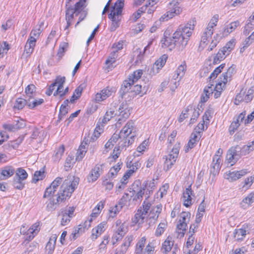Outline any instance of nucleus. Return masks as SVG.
I'll return each instance as SVG.
<instances>
[{"label":"nucleus","instance_id":"nucleus-1","mask_svg":"<svg viewBox=\"0 0 254 254\" xmlns=\"http://www.w3.org/2000/svg\"><path fill=\"white\" fill-rule=\"evenodd\" d=\"M79 178L75 176L64 180L63 177H56L44 190L43 198L46 199V208L55 210L62 203L71 197L77 188Z\"/></svg>","mask_w":254,"mask_h":254},{"label":"nucleus","instance_id":"nucleus-2","mask_svg":"<svg viewBox=\"0 0 254 254\" xmlns=\"http://www.w3.org/2000/svg\"><path fill=\"white\" fill-rule=\"evenodd\" d=\"M156 188V183L154 179L146 180L142 184L140 180H136L132 184V189L130 192L132 193L131 198L133 202L140 203L143 196L145 195V198L141 205L136 210L132 219V222L134 224L141 226L147 220L149 211L152 205L149 198Z\"/></svg>","mask_w":254,"mask_h":254},{"label":"nucleus","instance_id":"nucleus-3","mask_svg":"<svg viewBox=\"0 0 254 254\" xmlns=\"http://www.w3.org/2000/svg\"><path fill=\"white\" fill-rule=\"evenodd\" d=\"M234 65H232L227 68L225 72H223L218 78L217 82L212 91L213 84L204 88L203 92L201 95L200 102L202 103L206 102L209 98L210 95L213 93L215 98L219 97L225 89L227 83L230 81L231 75H229V72L234 69L233 68Z\"/></svg>","mask_w":254,"mask_h":254},{"label":"nucleus","instance_id":"nucleus-4","mask_svg":"<svg viewBox=\"0 0 254 254\" xmlns=\"http://www.w3.org/2000/svg\"><path fill=\"white\" fill-rule=\"evenodd\" d=\"M196 21L191 19L184 26L179 27L173 34V38L179 49H184L188 44L193 32Z\"/></svg>","mask_w":254,"mask_h":254},{"label":"nucleus","instance_id":"nucleus-5","mask_svg":"<svg viewBox=\"0 0 254 254\" xmlns=\"http://www.w3.org/2000/svg\"><path fill=\"white\" fill-rule=\"evenodd\" d=\"M136 133V127L132 120H129L120 131V141L122 148L131 145L134 141Z\"/></svg>","mask_w":254,"mask_h":254},{"label":"nucleus","instance_id":"nucleus-6","mask_svg":"<svg viewBox=\"0 0 254 254\" xmlns=\"http://www.w3.org/2000/svg\"><path fill=\"white\" fill-rule=\"evenodd\" d=\"M143 74L142 69H137L133 71V72L129 75L127 79L124 81L123 86L125 88H129L131 89L130 92L133 95L142 96L146 94V90L144 88H142L140 84H136L132 87L134 83L139 79Z\"/></svg>","mask_w":254,"mask_h":254},{"label":"nucleus","instance_id":"nucleus-7","mask_svg":"<svg viewBox=\"0 0 254 254\" xmlns=\"http://www.w3.org/2000/svg\"><path fill=\"white\" fill-rule=\"evenodd\" d=\"M66 81V78L64 76L58 75L56 77L54 81L49 85L46 91V94L49 96L53 93L54 96H59L60 98H63L69 93L68 86L64 88V85Z\"/></svg>","mask_w":254,"mask_h":254},{"label":"nucleus","instance_id":"nucleus-8","mask_svg":"<svg viewBox=\"0 0 254 254\" xmlns=\"http://www.w3.org/2000/svg\"><path fill=\"white\" fill-rule=\"evenodd\" d=\"M87 0H79L73 6V4H67L65 5V19L66 21V25L64 30H68L69 27L72 24L74 20V14L77 15L84 11V8L86 7Z\"/></svg>","mask_w":254,"mask_h":254},{"label":"nucleus","instance_id":"nucleus-9","mask_svg":"<svg viewBox=\"0 0 254 254\" xmlns=\"http://www.w3.org/2000/svg\"><path fill=\"white\" fill-rule=\"evenodd\" d=\"M42 226V223L40 221L35 222L29 228L26 224H22L19 231L20 235L23 236L22 245H26L33 240L40 231Z\"/></svg>","mask_w":254,"mask_h":254},{"label":"nucleus","instance_id":"nucleus-10","mask_svg":"<svg viewBox=\"0 0 254 254\" xmlns=\"http://www.w3.org/2000/svg\"><path fill=\"white\" fill-rule=\"evenodd\" d=\"M124 6V0H117L112 7L109 15V18L112 21L110 27L111 31H115L120 26Z\"/></svg>","mask_w":254,"mask_h":254},{"label":"nucleus","instance_id":"nucleus-11","mask_svg":"<svg viewBox=\"0 0 254 254\" xmlns=\"http://www.w3.org/2000/svg\"><path fill=\"white\" fill-rule=\"evenodd\" d=\"M183 12V8L178 0H172L168 4L167 11L159 18L160 22L167 21L172 18L178 16Z\"/></svg>","mask_w":254,"mask_h":254},{"label":"nucleus","instance_id":"nucleus-12","mask_svg":"<svg viewBox=\"0 0 254 254\" xmlns=\"http://www.w3.org/2000/svg\"><path fill=\"white\" fill-rule=\"evenodd\" d=\"M146 237H142L139 239L135 244L134 253L135 254H154L155 250V246L152 242H149L146 246L144 250L145 245L146 243Z\"/></svg>","mask_w":254,"mask_h":254},{"label":"nucleus","instance_id":"nucleus-13","mask_svg":"<svg viewBox=\"0 0 254 254\" xmlns=\"http://www.w3.org/2000/svg\"><path fill=\"white\" fill-rule=\"evenodd\" d=\"M254 97V85L248 88H242L240 92L236 96L235 104L238 105L241 102H250Z\"/></svg>","mask_w":254,"mask_h":254},{"label":"nucleus","instance_id":"nucleus-14","mask_svg":"<svg viewBox=\"0 0 254 254\" xmlns=\"http://www.w3.org/2000/svg\"><path fill=\"white\" fill-rule=\"evenodd\" d=\"M180 148V143L175 144L170 153L163 158L165 159L163 168L166 171L169 170L175 163L179 155Z\"/></svg>","mask_w":254,"mask_h":254},{"label":"nucleus","instance_id":"nucleus-15","mask_svg":"<svg viewBox=\"0 0 254 254\" xmlns=\"http://www.w3.org/2000/svg\"><path fill=\"white\" fill-rule=\"evenodd\" d=\"M194 199L195 193L190 184L183 191L181 199L183 206L186 208H190L193 204Z\"/></svg>","mask_w":254,"mask_h":254},{"label":"nucleus","instance_id":"nucleus-16","mask_svg":"<svg viewBox=\"0 0 254 254\" xmlns=\"http://www.w3.org/2000/svg\"><path fill=\"white\" fill-rule=\"evenodd\" d=\"M250 224L246 223L242 225L240 228L235 229L233 232V237L235 241L241 242L244 240L247 234H249Z\"/></svg>","mask_w":254,"mask_h":254},{"label":"nucleus","instance_id":"nucleus-17","mask_svg":"<svg viewBox=\"0 0 254 254\" xmlns=\"http://www.w3.org/2000/svg\"><path fill=\"white\" fill-rule=\"evenodd\" d=\"M104 166V164L103 163H97L95 164L91 170L87 177V182L89 183H92L97 181L103 171Z\"/></svg>","mask_w":254,"mask_h":254},{"label":"nucleus","instance_id":"nucleus-18","mask_svg":"<svg viewBox=\"0 0 254 254\" xmlns=\"http://www.w3.org/2000/svg\"><path fill=\"white\" fill-rule=\"evenodd\" d=\"M126 232L124 224L121 220L117 221L116 228L112 237L113 244H114L121 240Z\"/></svg>","mask_w":254,"mask_h":254},{"label":"nucleus","instance_id":"nucleus-19","mask_svg":"<svg viewBox=\"0 0 254 254\" xmlns=\"http://www.w3.org/2000/svg\"><path fill=\"white\" fill-rule=\"evenodd\" d=\"M75 210V207L69 206L66 210L61 211L59 215L61 217L60 224L62 226L68 225L71 220V219L74 216V212Z\"/></svg>","mask_w":254,"mask_h":254},{"label":"nucleus","instance_id":"nucleus-20","mask_svg":"<svg viewBox=\"0 0 254 254\" xmlns=\"http://www.w3.org/2000/svg\"><path fill=\"white\" fill-rule=\"evenodd\" d=\"M26 125V122L25 120L18 117L14 121L13 124H4L2 125L3 128L9 131H14L23 128Z\"/></svg>","mask_w":254,"mask_h":254},{"label":"nucleus","instance_id":"nucleus-21","mask_svg":"<svg viewBox=\"0 0 254 254\" xmlns=\"http://www.w3.org/2000/svg\"><path fill=\"white\" fill-rule=\"evenodd\" d=\"M249 172L244 169L239 171H229L224 174V178L230 182L235 181L247 175Z\"/></svg>","mask_w":254,"mask_h":254},{"label":"nucleus","instance_id":"nucleus-22","mask_svg":"<svg viewBox=\"0 0 254 254\" xmlns=\"http://www.w3.org/2000/svg\"><path fill=\"white\" fill-rule=\"evenodd\" d=\"M115 92L116 90L113 87L107 86L101 90L100 92L96 94L95 100L97 102H102L111 96Z\"/></svg>","mask_w":254,"mask_h":254},{"label":"nucleus","instance_id":"nucleus-23","mask_svg":"<svg viewBox=\"0 0 254 254\" xmlns=\"http://www.w3.org/2000/svg\"><path fill=\"white\" fill-rule=\"evenodd\" d=\"M247 114L246 111H243L237 117L236 120H234L229 127V132L230 134H233L238 129L240 126L241 122H242Z\"/></svg>","mask_w":254,"mask_h":254},{"label":"nucleus","instance_id":"nucleus-24","mask_svg":"<svg viewBox=\"0 0 254 254\" xmlns=\"http://www.w3.org/2000/svg\"><path fill=\"white\" fill-rule=\"evenodd\" d=\"M107 222L103 221L92 229L91 235L92 240H95L101 235L107 228Z\"/></svg>","mask_w":254,"mask_h":254},{"label":"nucleus","instance_id":"nucleus-25","mask_svg":"<svg viewBox=\"0 0 254 254\" xmlns=\"http://www.w3.org/2000/svg\"><path fill=\"white\" fill-rule=\"evenodd\" d=\"M238 146L231 147L228 151L226 157L227 163L230 166H233L237 162L236 156L238 155Z\"/></svg>","mask_w":254,"mask_h":254},{"label":"nucleus","instance_id":"nucleus-26","mask_svg":"<svg viewBox=\"0 0 254 254\" xmlns=\"http://www.w3.org/2000/svg\"><path fill=\"white\" fill-rule=\"evenodd\" d=\"M36 42L37 41H35L34 39L28 38L24 46L23 56L26 58L30 57L34 52Z\"/></svg>","mask_w":254,"mask_h":254},{"label":"nucleus","instance_id":"nucleus-27","mask_svg":"<svg viewBox=\"0 0 254 254\" xmlns=\"http://www.w3.org/2000/svg\"><path fill=\"white\" fill-rule=\"evenodd\" d=\"M131 108L129 107L127 103H123L119 108L120 116V118L119 119L118 121L121 122L125 121L129 118L130 115Z\"/></svg>","mask_w":254,"mask_h":254},{"label":"nucleus","instance_id":"nucleus-28","mask_svg":"<svg viewBox=\"0 0 254 254\" xmlns=\"http://www.w3.org/2000/svg\"><path fill=\"white\" fill-rule=\"evenodd\" d=\"M106 202V200H101L93 208L89 216V217L91 218V221H94L99 217L105 206Z\"/></svg>","mask_w":254,"mask_h":254},{"label":"nucleus","instance_id":"nucleus-29","mask_svg":"<svg viewBox=\"0 0 254 254\" xmlns=\"http://www.w3.org/2000/svg\"><path fill=\"white\" fill-rule=\"evenodd\" d=\"M88 142L84 139L78 147L76 153L75 160L78 161L82 160L85 156L88 149Z\"/></svg>","mask_w":254,"mask_h":254},{"label":"nucleus","instance_id":"nucleus-30","mask_svg":"<svg viewBox=\"0 0 254 254\" xmlns=\"http://www.w3.org/2000/svg\"><path fill=\"white\" fill-rule=\"evenodd\" d=\"M236 44V40L233 38L227 42L225 45L219 50L221 51L223 54L227 57L234 49Z\"/></svg>","mask_w":254,"mask_h":254},{"label":"nucleus","instance_id":"nucleus-31","mask_svg":"<svg viewBox=\"0 0 254 254\" xmlns=\"http://www.w3.org/2000/svg\"><path fill=\"white\" fill-rule=\"evenodd\" d=\"M162 207V204L160 203H158L153 206H151L148 212L149 219L156 220L161 213Z\"/></svg>","mask_w":254,"mask_h":254},{"label":"nucleus","instance_id":"nucleus-32","mask_svg":"<svg viewBox=\"0 0 254 254\" xmlns=\"http://www.w3.org/2000/svg\"><path fill=\"white\" fill-rule=\"evenodd\" d=\"M174 244V241L172 236L169 235L163 242L161 251L164 254H168L171 252Z\"/></svg>","mask_w":254,"mask_h":254},{"label":"nucleus","instance_id":"nucleus-33","mask_svg":"<svg viewBox=\"0 0 254 254\" xmlns=\"http://www.w3.org/2000/svg\"><path fill=\"white\" fill-rule=\"evenodd\" d=\"M134 239L132 235L127 236L124 239L123 243L121 245L119 250L117 252L119 254H125Z\"/></svg>","mask_w":254,"mask_h":254},{"label":"nucleus","instance_id":"nucleus-34","mask_svg":"<svg viewBox=\"0 0 254 254\" xmlns=\"http://www.w3.org/2000/svg\"><path fill=\"white\" fill-rule=\"evenodd\" d=\"M15 173V169L12 166L7 165L0 170V179L6 180L12 176Z\"/></svg>","mask_w":254,"mask_h":254},{"label":"nucleus","instance_id":"nucleus-35","mask_svg":"<svg viewBox=\"0 0 254 254\" xmlns=\"http://www.w3.org/2000/svg\"><path fill=\"white\" fill-rule=\"evenodd\" d=\"M92 221H91V218L90 217L89 219L86 220L78 225L77 229H75L74 232L72 233L74 239H75L76 238L77 234L83 233L86 230H88L90 227Z\"/></svg>","mask_w":254,"mask_h":254},{"label":"nucleus","instance_id":"nucleus-36","mask_svg":"<svg viewBox=\"0 0 254 254\" xmlns=\"http://www.w3.org/2000/svg\"><path fill=\"white\" fill-rule=\"evenodd\" d=\"M57 239V236L56 234L52 235L50 237L45 247V253L46 254H53L55 249Z\"/></svg>","mask_w":254,"mask_h":254},{"label":"nucleus","instance_id":"nucleus-37","mask_svg":"<svg viewBox=\"0 0 254 254\" xmlns=\"http://www.w3.org/2000/svg\"><path fill=\"white\" fill-rule=\"evenodd\" d=\"M162 47L163 48H168L170 50L174 49L177 47L176 43L173 36L172 37L164 36L161 41Z\"/></svg>","mask_w":254,"mask_h":254},{"label":"nucleus","instance_id":"nucleus-38","mask_svg":"<svg viewBox=\"0 0 254 254\" xmlns=\"http://www.w3.org/2000/svg\"><path fill=\"white\" fill-rule=\"evenodd\" d=\"M85 88V85L84 84H81L75 88L69 100L70 103L74 104L75 103L76 101L79 99Z\"/></svg>","mask_w":254,"mask_h":254},{"label":"nucleus","instance_id":"nucleus-39","mask_svg":"<svg viewBox=\"0 0 254 254\" xmlns=\"http://www.w3.org/2000/svg\"><path fill=\"white\" fill-rule=\"evenodd\" d=\"M201 136V134H198L197 133L192 132L190 134V138L186 146V151H188L189 150L194 147L200 138Z\"/></svg>","mask_w":254,"mask_h":254},{"label":"nucleus","instance_id":"nucleus-40","mask_svg":"<svg viewBox=\"0 0 254 254\" xmlns=\"http://www.w3.org/2000/svg\"><path fill=\"white\" fill-rule=\"evenodd\" d=\"M118 57V54L116 52H111L108 56L105 63L106 67L108 71L112 70L114 67L113 64L116 63Z\"/></svg>","mask_w":254,"mask_h":254},{"label":"nucleus","instance_id":"nucleus-41","mask_svg":"<svg viewBox=\"0 0 254 254\" xmlns=\"http://www.w3.org/2000/svg\"><path fill=\"white\" fill-rule=\"evenodd\" d=\"M46 176V171L45 166L41 168L38 171H36L33 176L32 179V182L34 184H36L40 181L43 180Z\"/></svg>","mask_w":254,"mask_h":254},{"label":"nucleus","instance_id":"nucleus-42","mask_svg":"<svg viewBox=\"0 0 254 254\" xmlns=\"http://www.w3.org/2000/svg\"><path fill=\"white\" fill-rule=\"evenodd\" d=\"M254 202V191L249 193L245 197L240 203L241 207L243 209H246L252 205Z\"/></svg>","mask_w":254,"mask_h":254},{"label":"nucleus","instance_id":"nucleus-43","mask_svg":"<svg viewBox=\"0 0 254 254\" xmlns=\"http://www.w3.org/2000/svg\"><path fill=\"white\" fill-rule=\"evenodd\" d=\"M120 139V136L118 134L114 133L112 135L111 138L108 140V141L105 143L104 145V149L105 153H108L111 149L113 147L115 143L117 142V141Z\"/></svg>","mask_w":254,"mask_h":254},{"label":"nucleus","instance_id":"nucleus-44","mask_svg":"<svg viewBox=\"0 0 254 254\" xmlns=\"http://www.w3.org/2000/svg\"><path fill=\"white\" fill-rule=\"evenodd\" d=\"M27 101L22 97L17 98L14 102L12 107L13 110L15 112L23 110L27 105Z\"/></svg>","mask_w":254,"mask_h":254},{"label":"nucleus","instance_id":"nucleus-45","mask_svg":"<svg viewBox=\"0 0 254 254\" xmlns=\"http://www.w3.org/2000/svg\"><path fill=\"white\" fill-rule=\"evenodd\" d=\"M24 92L28 101L29 102L36 96V87L33 84H29L25 87Z\"/></svg>","mask_w":254,"mask_h":254},{"label":"nucleus","instance_id":"nucleus-46","mask_svg":"<svg viewBox=\"0 0 254 254\" xmlns=\"http://www.w3.org/2000/svg\"><path fill=\"white\" fill-rule=\"evenodd\" d=\"M240 25V23L239 20L231 22L224 27L223 30V34L228 36Z\"/></svg>","mask_w":254,"mask_h":254},{"label":"nucleus","instance_id":"nucleus-47","mask_svg":"<svg viewBox=\"0 0 254 254\" xmlns=\"http://www.w3.org/2000/svg\"><path fill=\"white\" fill-rule=\"evenodd\" d=\"M120 148L121 146H120L115 147L112 152L108 157V160L110 164L116 162L118 158L120 157L121 153Z\"/></svg>","mask_w":254,"mask_h":254},{"label":"nucleus","instance_id":"nucleus-48","mask_svg":"<svg viewBox=\"0 0 254 254\" xmlns=\"http://www.w3.org/2000/svg\"><path fill=\"white\" fill-rule=\"evenodd\" d=\"M225 66L226 64L222 63L219 65L215 67L208 77L209 80L213 81L216 79L218 76L224 70Z\"/></svg>","mask_w":254,"mask_h":254},{"label":"nucleus","instance_id":"nucleus-49","mask_svg":"<svg viewBox=\"0 0 254 254\" xmlns=\"http://www.w3.org/2000/svg\"><path fill=\"white\" fill-rule=\"evenodd\" d=\"M123 163L122 162H118L116 165L112 166L109 171V176L111 178L116 177L119 172L121 169L122 166H123Z\"/></svg>","mask_w":254,"mask_h":254},{"label":"nucleus","instance_id":"nucleus-50","mask_svg":"<svg viewBox=\"0 0 254 254\" xmlns=\"http://www.w3.org/2000/svg\"><path fill=\"white\" fill-rule=\"evenodd\" d=\"M146 8L145 6H141L137 11L134 12L130 15L129 20L132 22L136 21L145 12Z\"/></svg>","mask_w":254,"mask_h":254},{"label":"nucleus","instance_id":"nucleus-51","mask_svg":"<svg viewBox=\"0 0 254 254\" xmlns=\"http://www.w3.org/2000/svg\"><path fill=\"white\" fill-rule=\"evenodd\" d=\"M168 56L166 54L163 55L154 64L153 67L156 68L157 70L162 68L165 64Z\"/></svg>","mask_w":254,"mask_h":254},{"label":"nucleus","instance_id":"nucleus-52","mask_svg":"<svg viewBox=\"0 0 254 254\" xmlns=\"http://www.w3.org/2000/svg\"><path fill=\"white\" fill-rule=\"evenodd\" d=\"M70 103L68 99L65 100L63 103L61 105L59 118L61 119L64 116H65L68 113V106Z\"/></svg>","mask_w":254,"mask_h":254},{"label":"nucleus","instance_id":"nucleus-53","mask_svg":"<svg viewBox=\"0 0 254 254\" xmlns=\"http://www.w3.org/2000/svg\"><path fill=\"white\" fill-rule=\"evenodd\" d=\"M187 228V224L186 223L179 222L176 227V232L178 237L183 238L184 237Z\"/></svg>","mask_w":254,"mask_h":254},{"label":"nucleus","instance_id":"nucleus-54","mask_svg":"<svg viewBox=\"0 0 254 254\" xmlns=\"http://www.w3.org/2000/svg\"><path fill=\"white\" fill-rule=\"evenodd\" d=\"M187 64L185 61H183L182 64L178 66L175 71V73L177 74V78L180 77L181 78L184 76L187 70Z\"/></svg>","mask_w":254,"mask_h":254},{"label":"nucleus","instance_id":"nucleus-55","mask_svg":"<svg viewBox=\"0 0 254 254\" xmlns=\"http://www.w3.org/2000/svg\"><path fill=\"white\" fill-rule=\"evenodd\" d=\"M109 242V236L105 235L103 237L102 241L98 246V251L99 253H104L106 251L107 245Z\"/></svg>","mask_w":254,"mask_h":254},{"label":"nucleus","instance_id":"nucleus-56","mask_svg":"<svg viewBox=\"0 0 254 254\" xmlns=\"http://www.w3.org/2000/svg\"><path fill=\"white\" fill-rule=\"evenodd\" d=\"M213 114V109L209 107L208 109L205 111L204 114L202 116V120L205 122L206 125H209L210 122V119L212 117Z\"/></svg>","mask_w":254,"mask_h":254},{"label":"nucleus","instance_id":"nucleus-57","mask_svg":"<svg viewBox=\"0 0 254 254\" xmlns=\"http://www.w3.org/2000/svg\"><path fill=\"white\" fill-rule=\"evenodd\" d=\"M16 176L19 181L22 182L27 179L28 175L27 172L22 168H18L16 171Z\"/></svg>","mask_w":254,"mask_h":254},{"label":"nucleus","instance_id":"nucleus-58","mask_svg":"<svg viewBox=\"0 0 254 254\" xmlns=\"http://www.w3.org/2000/svg\"><path fill=\"white\" fill-rule=\"evenodd\" d=\"M226 58L227 57L223 54L222 51L219 50L213 57L212 64L214 65L218 64L222 61H224Z\"/></svg>","mask_w":254,"mask_h":254},{"label":"nucleus","instance_id":"nucleus-59","mask_svg":"<svg viewBox=\"0 0 254 254\" xmlns=\"http://www.w3.org/2000/svg\"><path fill=\"white\" fill-rule=\"evenodd\" d=\"M191 109L190 114H191V116L190 120L189 125L194 124L200 115L198 110L195 109L192 105L191 106Z\"/></svg>","mask_w":254,"mask_h":254},{"label":"nucleus","instance_id":"nucleus-60","mask_svg":"<svg viewBox=\"0 0 254 254\" xmlns=\"http://www.w3.org/2000/svg\"><path fill=\"white\" fill-rule=\"evenodd\" d=\"M167 227V222L166 221H165L160 222L156 229L155 235L156 237H160V236H161L165 232Z\"/></svg>","mask_w":254,"mask_h":254},{"label":"nucleus","instance_id":"nucleus-61","mask_svg":"<svg viewBox=\"0 0 254 254\" xmlns=\"http://www.w3.org/2000/svg\"><path fill=\"white\" fill-rule=\"evenodd\" d=\"M211 37H212L208 36L207 35L203 33L199 43V49L203 50L206 48L209 43L210 40L211 39Z\"/></svg>","mask_w":254,"mask_h":254},{"label":"nucleus","instance_id":"nucleus-62","mask_svg":"<svg viewBox=\"0 0 254 254\" xmlns=\"http://www.w3.org/2000/svg\"><path fill=\"white\" fill-rule=\"evenodd\" d=\"M9 44L6 41L0 43V59L2 58L10 49Z\"/></svg>","mask_w":254,"mask_h":254},{"label":"nucleus","instance_id":"nucleus-63","mask_svg":"<svg viewBox=\"0 0 254 254\" xmlns=\"http://www.w3.org/2000/svg\"><path fill=\"white\" fill-rule=\"evenodd\" d=\"M254 183V174L246 178L243 182V189L247 190L251 188Z\"/></svg>","mask_w":254,"mask_h":254},{"label":"nucleus","instance_id":"nucleus-64","mask_svg":"<svg viewBox=\"0 0 254 254\" xmlns=\"http://www.w3.org/2000/svg\"><path fill=\"white\" fill-rule=\"evenodd\" d=\"M209 125H206L203 121H201L194 128V132L197 133L198 134H201L203 131L205 130Z\"/></svg>","mask_w":254,"mask_h":254}]
</instances>
